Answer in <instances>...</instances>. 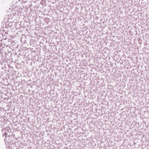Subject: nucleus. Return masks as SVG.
<instances>
[{"label": "nucleus", "instance_id": "1", "mask_svg": "<svg viewBox=\"0 0 149 149\" xmlns=\"http://www.w3.org/2000/svg\"><path fill=\"white\" fill-rule=\"evenodd\" d=\"M9 88H5L3 92V95H2L3 98V99L4 102V108H5L6 112L4 113L5 116L3 118L4 119L3 120V122H2V123L1 124V127H4V129L2 130V131H3V130H5V132L4 133L6 137L5 138L4 141H5V143L6 145H7V144H8L9 143V137L8 136V137L7 136V134L9 132V124L7 125V123H9V121L8 120L9 119V94L8 92V89Z\"/></svg>", "mask_w": 149, "mask_h": 149}, {"label": "nucleus", "instance_id": "2", "mask_svg": "<svg viewBox=\"0 0 149 149\" xmlns=\"http://www.w3.org/2000/svg\"><path fill=\"white\" fill-rule=\"evenodd\" d=\"M9 19V14H7L5 17V19L3 22H2V23L3 24V26L2 27H3V29H4V27L5 26L6 29H7L9 28V23L8 22L7 23V22H8V20Z\"/></svg>", "mask_w": 149, "mask_h": 149}, {"label": "nucleus", "instance_id": "3", "mask_svg": "<svg viewBox=\"0 0 149 149\" xmlns=\"http://www.w3.org/2000/svg\"><path fill=\"white\" fill-rule=\"evenodd\" d=\"M6 78L4 79L3 81L4 82V84L6 86H8L9 84V75L8 73H7L6 76Z\"/></svg>", "mask_w": 149, "mask_h": 149}, {"label": "nucleus", "instance_id": "4", "mask_svg": "<svg viewBox=\"0 0 149 149\" xmlns=\"http://www.w3.org/2000/svg\"><path fill=\"white\" fill-rule=\"evenodd\" d=\"M9 51L8 50H7L6 52H5V55H6V58H9Z\"/></svg>", "mask_w": 149, "mask_h": 149}, {"label": "nucleus", "instance_id": "5", "mask_svg": "<svg viewBox=\"0 0 149 149\" xmlns=\"http://www.w3.org/2000/svg\"><path fill=\"white\" fill-rule=\"evenodd\" d=\"M15 11L14 10L12 9V10L11 11L10 13V14L11 15H10V16H12V15H13V16H14L15 14Z\"/></svg>", "mask_w": 149, "mask_h": 149}, {"label": "nucleus", "instance_id": "6", "mask_svg": "<svg viewBox=\"0 0 149 149\" xmlns=\"http://www.w3.org/2000/svg\"><path fill=\"white\" fill-rule=\"evenodd\" d=\"M7 61H8L9 60V61H10V60H9V58H7Z\"/></svg>", "mask_w": 149, "mask_h": 149}, {"label": "nucleus", "instance_id": "7", "mask_svg": "<svg viewBox=\"0 0 149 149\" xmlns=\"http://www.w3.org/2000/svg\"><path fill=\"white\" fill-rule=\"evenodd\" d=\"M8 67V68H9V65H8V64L7 65Z\"/></svg>", "mask_w": 149, "mask_h": 149}, {"label": "nucleus", "instance_id": "8", "mask_svg": "<svg viewBox=\"0 0 149 149\" xmlns=\"http://www.w3.org/2000/svg\"><path fill=\"white\" fill-rule=\"evenodd\" d=\"M6 70H7V71H8L9 70H8H8H7V69H6Z\"/></svg>", "mask_w": 149, "mask_h": 149}, {"label": "nucleus", "instance_id": "9", "mask_svg": "<svg viewBox=\"0 0 149 149\" xmlns=\"http://www.w3.org/2000/svg\"><path fill=\"white\" fill-rule=\"evenodd\" d=\"M7 13H8V12L7 10Z\"/></svg>", "mask_w": 149, "mask_h": 149}, {"label": "nucleus", "instance_id": "10", "mask_svg": "<svg viewBox=\"0 0 149 149\" xmlns=\"http://www.w3.org/2000/svg\"><path fill=\"white\" fill-rule=\"evenodd\" d=\"M8 45H8H6V46L7 47Z\"/></svg>", "mask_w": 149, "mask_h": 149}, {"label": "nucleus", "instance_id": "11", "mask_svg": "<svg viewBox=\"0 0 149 149\" xmlns=\"http://www.w3.org/2000/svg\"><path fill=\"white\" fill-rule=\"evenodd\" d=\"M9 146H8V148H9Z\"/></svg>", "mask_w": 149, "mask_h": 149}, {"label": "nucleus", "instance_id": "12", "mask_svg": "<svg viewBox=\"0 0 149 149\" xmlns=\"http://www.w3.org/2000/svg\"><path fill=\"white\" fill-rule=\"evenodd\" d=\"M1 102V101H0V102Z\"/></svg>", "mask_w": 149, "mask_h": 149}]
</instances>
